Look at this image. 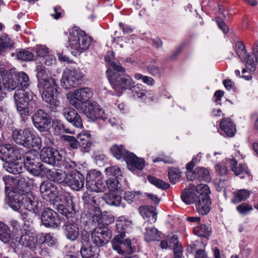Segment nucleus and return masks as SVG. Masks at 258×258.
Here are the masks:
<instances>
[{
    "mask_svg": "<svg viewBox=\"0 0 258 258\" xmlns=\"http://www.w3.org/2000/svg\"><path fill=\"white\" fill-rule=\"evenodd\" d=\"M58 204H55L56 209L60 214L68 219L62 226L63 233L66 237L72 241L75 240L79 236V229L75 219V203L72 197L67 192L58 197Z\"/></svg>",
    "mask_w": 258,
    "mask_h": 258,
    "instance_id": "f257e3e1",
    "label": "nucleus"
},
{
    "mask_svg": "<svg viewBox=\"0 0 258 258\" xmlns=\"http://www.w3.org/2000/svg\"><path fill=\"white\" fill-rule=\"evenodd\" d=\"M111 70L106 71L107 77L114 90L120 95L126 89H132L134 82L131 76L124 73L125 70L119 62L111 63Z\"/></svg>",
    "mask_w": 258,
    "mask_h": 258,
    "instance_id": "f03ea898",
    "label": "nucleus"
},
{
    "mask_svg": "<svg viewBox=\"0 0 258 258\" xmlns=\"http://www.w3.org/2000/svg\"><path fill=\"white\" fill-rule=\"evenodd\" d=\"M69 46L74 56L80 55L90 46L92 39L85 31L78 27L72 28L69 30Z\"/></svg>",
    "mask_w": 258,
    "mask_h": 258,
    "instance_id": "7ed1b4c3",
    "label": "nucleus"
},
{
    "mask_svg": "<svg viewBox=\"0 0 258 258\" xmlns=\"http://www.w3.org/2000/svg\"><path fill=\"white\" fill-rule=\"evenodd\" d=\"M13 138L15 142L26 148H35L39 149L41 147V139L34 135L28 128L14 130Z\"/></svg>",
    "mask_w": 258,
    "mask_h": 258,
    "instance_id": "20e7f679",
    "label": "nucleus"
},
{
    "mask_svg": "<svg viewBox=\"0 0 258 258\" xmlns=\"http://www.w3.org/2000/svg\"><path fill=\"white\" fill-rule=\"evenodd\" d=\"M18 111L21 115L29 114L28 105H35L36 96L31 91H26L23 89L16 90L13 95Z\"/></svg>",
    "mask_w": 258,
    "mask_h": 258,
    "instance_id": "39448f33",
    "label": "nucleus"
},
{
    "mask_svg": "<svg viewBox=\"0 0 258 258\" xmlns=\"http://www.w3.org/2000/svg\"><path fill=\"white\" fill-rule=\"evenodd\" d=\"M93 95V92L88 87L81 88L75 90L69 94L67 98L70 103L78 110L82 109V104L91 102L90 99Z\"/></svg>",
    "mask_w": 258,
    "mask_h": 258,
    "instance_id": "423d86ee",
    "label": "nucleus"
},
{
    "mask_svg": "<svg viewBox=\"0 0 258 258\" xmlns=\"http://www.w3.org/2000/svg\"><path fill=\"white\" fill-rule=\"evenodd\" d=\"M37 77L38 79V87L40 92L50 91L57 89V85L54 79L49 76L44 67H37Z\"/></svg>",
    "mask_w": 258,
    "mask_h": 258,
    "instance_id": "0eeeda50",
    "label": "nucleus"
},
{
    "mask_svg": "<svg viewBox=\"0 0 258 258\" xmlns=\"http://www.w3.org/2000/svg\"><path fill=\"white\" fill-rule=\"evenodd\" d=\"M83 77V74L79 70L66 69L62 74L61 85L65 89H70L74 87Z\"/></svg>",
    "mask_w": 258,
    "mask_h": 258,
    "instance_id": "6e6552de",
    "label": "nucleus"
},
{
    "mask_svg": "<svg viewBox=\"0 0 258 258\" xmlns=\"http://www.w3.org/2000/svg\"><path fill=\"white\" fill-rule=\"evenodd\" d=\"M111 237V231L106 226L96 227L91 233L92 241L98 246H101L107 243Z\"/></svg>",
    "mask_w": 258,
    "mask_h": 258,
    "instance_id": "1a4fd4ad",
    "label": "nucleus"
},
{
    "mask_svg": "<svg viewBox=\"0 0 258 258\" xmlns=\"http://www.w3.org/2000/svg\"><path fill=\"white\" fill-rule=\"evenodd\" d=\"M32 120L35 126L40 132H47L50 127V121L48 115L41 109L34 114Z\"/></svg>",
    "mask_w": 258,
    "mask_h": 258,
    "instance_id": "9d476101",
    "label": "nucleus"
},
{
    "mask_svg": "<svg viewBox=\"0 0 258 258\" xmlns=\"http://www.w3.org/2000/svg\"><path fill=\"white\" fill-rule=\"evenodd\" d=\"M120 236H116L112 241V246L113 249L119 254H131L134 251L132 246L131 240L128 239L122 240Z\"/></svg>",
    "mask_w": 258,
    "mask_h": 258,
    "instance_id": "9b49d317",
    "label": "nucleus"
},
{
    "mask_svg": "<svg viewBox=\"0 0 258 258\" xmlns=\"http://www.w3.org/2000/svg\"><path fill=\"white\" fill-rule=\"evenodd\" d=\"M0 75L2 79H0V89L4 94L5 90H13L18 85L17 80L13 78V75L3 68L0 69Z\"/></svg>",
    "mask_w": 258,
    "mask_h": 258,
    "instance_id": "f8f14e48",
    "label": "nucleus"
},
{
    "mask_svg": "<svg viewBox=\"0 0 258 258\" xmlns=\"http://www.w3.org/2000/svg\"><path fill=\"white\" fill-rule=\"evenodd\" d=\"M85 108L82 107L83 112L88 117L91 118H100L105 119L106 118V114L105 112L100 107V106L96 102H90L87 104Z\"/></svg>",
    "mask_w": 258,
    "mask_h": 258,
    "instance_id": "ddd939ff",
    "label": "nucleus"
},
{
    "mask_svg": "<svg viewBox=\"0 0 258 258\" xmlns=\"http://www.w3.org/2000/svg\"><path fill=\"white\" fill-rule=\"evenodd\" d=\"M41 219L43 224L47 227H57L60 223L57 214L49 208L42 212Z\"/></svg>",
    "mask_w": 258,
    "mask_h": 258,
    "instance_id": "4468645a",
    "label": "nucleus"
},
{
    "mask_svg": "<svg viewBox=\"0 0 258 258\" xmlns=\"http://www.w3.org/2000/svg\"><path fill=\"white\" fill-rule=\"evenodd\" d=\"M40 156L43 162L50 165H54L56 162L61 159L59 153L57 150L49 147L42 148Z\"/></svg>",
    "mask_w": 258,
    "mask_h": 258,
    "instance_id": "2eb2a0df",
    "label": "nucleus"
},
{
    "mask_svg": "<svg viewBox=\"0 0 258 258\" xmlns=\"http://www.w3.org/2000/svg\"><path fill=\"white\" fill-rule=\"evenodd\" d=\"M19 243L31 250L34 249L37 245V237L34 230L24 229L20 238Z\"/></svg>",
    "mask_w": 258,
    "mask_h": 258,
    "instance_id": "dca6fc26",
    "label": "nucleus"
},
{
    "mask_svg": "<svg viewBox=\"0 0 258 258\" xmlns=\"http://www.w3.org/2000/svg\"><path fill=\"white\" fill-rule=\"evenodd\" d=\"M23 164L25 168L33 175L43 176L46 168L43 164H36L34 159H31L30 156L28 155L26 156Z\"/></svg>",
    "mask_w": 258,
    "mask_h": 258,
    "instance_id": "f3484780",
    "label": "nucleus"
},
{
    "mask_svg": "<svg viewBox=\"0 0 258 258\" xmlns=\"http://www.w3.org/2000/svg\"><path fill=\"white\" fill-rule=\"evenodd\" d=\"M85 183V178L83 174L78 172H72L68 174L67 183L72 189L76 191L81 190Z\"/></svg>",
    "mask_w": 258,
    "mask_h": 258,
    "instance_id": "a211bd4d",
    "label": "nucleus"
},
{
    "mask_svg": "<svg viewBox=\"0 0 258 258\" xmlns=\"http://www.w3.org/2000/svg\"><path fill=\"white\" fill-rule=\"evenodd\" d=\"M22 205L24 209L35 213L38 205L37 199L31 192L22 191Z\"/></svg>",
    "mask_w": 258,
    "mask_h": 258,
    "instance_id": "6ab92c4d",
    "label": "nucleus"
},
{
    "mask_svg": "<svg viewBox=\"0 0 258 258\" xmlns=\"http://www.w3.org/2000/svg\"><path fill=\"white\" fill-rule=\"evenodd\" d=\"M186 176L189 180H198L205 182L211 180L209 171L205 167H197L195 169V172H187Z\"/></svg>",
    "mask_w": 258,
    "mask_h": 258,
    "instance_id": "aec40b11",
    "label": "nucleus"
},
{
    "mask_svg": "<svg viewBox=\"0 0 258 258\" xmlns=\"http://www.w3.org/2000/svg\"><path fill=\"white\" fill-rule=\"evenodd\" d=\"M41 92L42 100L49 104L52 110L55 111V109L60 105V102L58 100L57 97V89L52 90V92H50V91H44Z\"/></svg>",
    "mask_w": 258,
    "mask_h": 258,
    "instance_id": "412c9836",
    "label": "nucleus"
},
{
    "mask_svg": "<svg viewBox=\"0 0 258 258\" xmlns=\"http://www.w3.org/2000/svg\"><path fill=\"white\" fill-rule=\"evenodd\" d=\"M50 180L57 182L59 183L66 184L68 174L64 172L58 171L55 169H48L47 167L45 170L44 175Z\"/></svg>",
    "mask_w": 258,
    "mask_h": 258,
    "instance_id": "4be33fe9",
    "label": "nucleus"
},
{
    "mask_svg": "<svg viewBox=\"0 0 258 258\" xmlns=\"http://www.w3.org/2000/svg\"><path fill=\"white\" fill-rule=\"evenodd\" d=\"M211 201L210 197L204 196L195 201L197 211L202 215H207L211 210Z\"/></svg>",
    "mask_w": 258,
    "mask_h": 258,
    "instance_id": "5701e85b",
    "label": "nucleus"
},
{
    "mask_svg": "<svg viewBox=\"0 0 258 258\" xmlns=\"http://www.w3.org/2000/svg\"><path fill=\"white\" fill-rule=\"evenodd\" d=\"M40 191L44 199L50 200L56 195V187L50 181H45L40 185Z\"/></svg>",
    "mask_w": 258,
    "mask_h": 258,
    "instance_id": "b1692460",
    "label": "nucleus"
},
{
    "mask_svg": "<svg viewBox=\"0 0 258 258\" xmlns=\"http://www.w3.org/2000/svg\"><path fill=\"white\" fill-rule=\"evenodd\" d=\"M132 222L124 216L119 217L116 220V226L118 234L121 238L125 236V233L128 232L132 228Z\"/></svg>",
    "mask_w": 258,
    "mask_h": 258,
    "instance_id": "393cba45",
    "label": "nucleus"
},
{
    "mask_svg": "<svg viewBox=\"0 0 258 258\" xmlns=\"http://www.w3.org/2000/svg\"><path fill=\"white\" fill-rule=\"evenodd\" d=\"M129 168L142 170L145 165L144 159L138 157L133 153H130L125 161Z\"/></svg>",
    "mask_w": 258,
    "mask_h": 258,
    "instance_id": "a878e982",
    "label": "nucleus"
},
{
    "mask_svg": "<svg viewBox=\"0 0 258 258\" xmlns=\"http://www.w3.org/2000/svg\"><path fill=\"white\" fill-rule=\"evenodd\" d=\"M63 115L69 122L72 123L76 127H83L82 119L75 109H66L63 113Z\"/></svg>",
    "mask_w": 258,
    "mask_h": 258,
    "instance_id": "bb28decb",
    "label": "nucleus"
},
{
    "mask_svg": "<svg viewBox=\"0 0 258 258\" xmlns=\"http://www.w3.org/2000/svg\"><path fill=\"white\" fill-rule=\"evenodd\" d=\"M4 168L8 172L12 174H20L24 169V164L19 160H14L6 162L3 164Z\"/></svg>",
    "mask_w": 258,
    "mask_h": 258,
    "instance_id": "cd10ccee",
    "label": "nucleus"
},
{
    "mask_svg": "<svg viewBox=\"0 0 258 258\" xmlns=\"http://www.w3.org/2000/svg\"><path fill=\"white\" fill-rule=\"evenodd\" d=\"M230 162L232 169L236 175H240L241 178H246L248 180L251 179L250 173L245 165L239 164L236 166L237 161L234 159L231 160Z\"/></svg>",
    "mask_w": 258,
    "mask_h": 258,
    "instance_id": "c85d7f7f",
    "label": "nucleus"
},
{
    "mask_svg": "<svg viewBox=\"0 0 258 258\" xmlns=\"http://www.w3.org/2000/svg\"><path fill=\"white\" fill-rule=\"evenodd\" d=\"M102 199L109 205L116 207L121 205L123 208L125 207L124 204H121V197L118 192L109 191L103 196Z\"/></svg>",
    "mask_w": 258,
    "mask_h": 258,
    "instance_id": "c756f323",
    "label": "nucleus"
},
{
    "mask_svg": "<svg viewBox=\"0 0 258 258\" xmlns=\"http://www.w3.org/2000/svg\"><path fill=\"white\" fill-rule=\"evenodd\" d=\"M111 155L117 160L123 159L125 161L131 153L125 148L123 145L114 144L110 148Z\"/></svg>",
    "mask_w": 258,
    "mask_h": 258,
    "instance_id": "7c9ffc66",
    "label": "nucleus"
},
{
    "mask_svg": "<svg viewBox=\"0 0 258 258\" xmlns=\"http://www.w3.org/2000/svg\"><path fill=\"white\" fill-rule=\"evenodd\" d=\"M196 186L191 185L190 188L185 189L181 195L182 201L186 204L195 203L198 199V195L195 192Z\"/></svg>",
    "mask_w": 258,
    "mask_h": 258,
    "instance_id": "2f4dec72",
    "label": "nucleus"
},
{
    "mask_svg": "<svg viewBox=\"0 0 258 258\" xmlns=\"http://www.w3.org/2000/svg\"><path fill=\"white\" fill-rule=\"evenodd\" d=\"M220 127L227 136L231 137L236 133V127L234 123L230 118L223 119L220 123Z\"/></svg>",
    "mask_w": 258,
    "mask_h": 258,
    "instance_id": "473e14b6",
    "label": "nucleus"
},
{
    "mask_svg": "<svg viewBox=\"0 0 258 258\" xmlns=\"http://www.w3.org/2000/svg\"><path fill=\"white\" fill-rule=\"evenodd\" d=\"M140 214L143 218H149L150 223H155L157 219V214L155 209L152 206H142L139 209Z\"/></svg>",
    "mask_w": 258,
    "mask_h": 258,
    "instance_id": "72a5a7b5",
    "label": "nucleus"
},
{
    "mask_svg": "<svg viewBox=\"0 0 258 258\" xmlns=\"http://www.w3.org/2000/svg\"><path fill=\"white\" fill-rule=\"evenodd\" d=\"M169 248L173 249L174 256L173 258H180L182 255V249L181 244L179 243L178 237L176 235H173L167 239Z\"/></svg>",
    "mask_w": 258,
    "mask_h": 258,
    "instance_id": "f704fd0d",
    "label": "nucleus"
},
{
    "mask_svg": "<svg viewBox=\"0 0 258 258\" xmlns=\"http://www.w3.org/2000/svg\"><path fill=\"white\" fill-rule=\"evenodd\" d=\"M79 144L80 147L83 148L85 151H88V149L92 145V138L91 134L88 131H83L78 136Z\"/></svg>",
    "mask_w": 258,
    "mask_h": 258,
    "instance_id": "c9c22d12",
    "label": "nucleus"
},
{
    "mask_svg": "<svg viewBox=\"0 0 258 258\" xmlns=\"http://www.w3.org/2000/svg\"><path fill=\"white\" fill-rule=\"evenodd\" d=\"M99 249L96 246L86 247L83 246L80 253L83 258H98Z\"/></svg>",
    "mask_w": 258,
    "mask_h": 258,
    "instance_id": "e433bc0d",
    "label": "nucleus"
},
{
    "mask_svg": "<svg viewBox=\"0 0 258 258\" xmlns=\"http://www.w3.org/2000/svg\"><path fill=\"white\" fill-rule=\"evenodd\" d=\"M20 197H22V193L16 194L13 192L8 198V204L15 211H18L23 207V205H22V199Z\"/></svg>",
    "mask_w": 258,
    "mask_h": 258,
    "instance_id": "4c0bfd02",
    "label": "nucleus"
},
{
    "mask_svg": "<svg viewBox=\"0 0 258 258\" xmlns=\"http://www.w3.org/2000/svg\"><path fill=\"white\" fill-rule=\"evenodd\" d=\"M12 238L10 228L0 221V240L4 243L9 242Z\"/></svg>",
    "mask_w": 258,
    "mask_h": 258,
    "instance_id": "58836bf2",
    "label": "nucleus"
},
{
    "mask_svg": "<svg viewBox=\"0 0 258 258\" xmlns=\"http://www.w3.org/2000/svg\"><path fill=\"white\" fill-rule=\"evenodd\" d=\"M103 180L101 173L95 169L91 170L88 171L86 177V183H89L91 186H93V182Z\"/></svg>",
    "mask_w": 258,
    "mask_h": 258,
    "instance_id": "ea45409f",
    "label": "nucleus"
},
{
    "mask_svg": "<svg viewBox=\"0 0 258 258\" xmlns=\"http://www.w3.org/2000/svg\"><path fill=\"white\" fill-rule=\"evenodd\" d=\"M250 195V191L247 189H239L234 194V198L232 200L233 203L238 204L242 201L246 200Z\"/></svg>",
    "mask_w": 258,
    "mask_h": 258,
    "instance_id": "a19ab883",
    "label": "nucleus"
},
{
    "mask_svg": "<svg viewBox=\"0 0 258 258\" xmlns=\"http://www.w3.org/2000/svg\"><path fill=\"white\" fill-rule=\"evenodd\" d=\"M14 42L8 36L3 35L0 37V54L11 48L14 45Z\"/></svg>",
    "mask_w": 258,
    "mask_h": 258,
    "instance_id": "79ce46f5",
    "label": "nucleus"
},
{
    "mask_svg": "<svg viewBox=\"0 0 258 258\" xmlns=\"http://www.w3.org/2000/svg\"><path fill=\"white\" fill-rule=\"evenodd\" d=\"M146 240L148 241L157 240L159 238L157 230L153 227H146L145 232Z\"/></svg>",
    "mask_w": 258,
    "mask_h": 258,
    "instance_id": "37998d69",
    "label": "nucleus"
},
{
    "mask_svg": "<svg viewBox=\"0 0 258 258\" xmlns=\"http://www.w3.org/2000/svg\"><path fill=\"white\" fill-rule=\"evenodd\" d=\"M244 62L247 69L250 71H253L255 70L256 63H258V60L256 59L255 55L248 54L244 57Z\"/></svg>",
    "mask_w": 258,
    "mask_h": 258,
    "instance_id": "c03bdc74",
    "label": "nucleus"
},
{
    "mask_svg": "<svg viewBox=\"0 0 258 258\" xmlns=\"http://www.w3.org/2000/svg\"><path fill=\"white\" fill-rule=\"evenodd\" d=\"M142 196L140 191H127L124 193V199L129 204L139 200Z\"/></svg>",
    "mask_w": 258,
    "mask_h": 258,
    "instance_id": "a18cd8bd",
    "label": "nucleus"
},
{
    "mask_svg": "<svg viewBox=\"0 0 258 258\" xmlns=\"http://www.w3.org/2000/svg\"><path fill=\"white\" fill-rule=\"evenodd\" d=\"M211 229L205 225L200 224L194 228V233L200 237H207L210 235Z\"/></svg>",
    "mask_w": 258,
    "mask_h": 258,
    "instance_id": "49530a36",
    "label": "nucleus"
},
{
    "mask_svg": "<svg viewBox=\"0 0 258 258\" xmlns=\"http://www.w3.org/2000/svg\"><path fill=\"white\" fill-rule=\"evenodd\" d=\"M93 185L94 186H91L90 185H89V183H86L87 188L91 191L103 192L106 189L105 184L103 180L94 181Z\"/></svg>",
    "mask_w": 258,
    "mask_h": 258,
    "instance_id": "de8ad7c7",
    "label": "nucleus"
},
{
    "mask_svg": "<svg viewBox=\"0 0 258 258\" xmlns=\"http://www.w3.org/2000/svg\"><path fill=\"white\" fill-rule=\"evenodd\" d=\"M105 173L109 176L114 177V179H119L122 177V172L119 167L112 166L107 167L105 170Z\"/></svg>",
    "mask_w": 258,
    "mask_h": 258,
    "instance_id": "09e8293b",
    "label": "nucleus"
},
{
    "mask_svg": "<svg viewBox=\"0 0 258 258\" xmlns=\"http://www.w3.org/2000/svg\"><path fill=\"white\" fill-rule=\"evenodd\" d=\"M53 128L54 130V133L56 135H59L64 133L71 134H74V131H72L68 128H66L60 121H56L53 122Z\"/></svg>",
    "mask_w": 258,
    "mask_h": 258,
    "instance_id": "8fccbe9b",
    "label": "nucleus"
},
{
    "mask_svg": "<svg viewBox=\"0 0 258 258\" xmlns=\"http://www.w3.org/2000/svg\"><path fill=\"white\" fill-rule=\"evenodd\" d=\"M156 62L155 60H152L151 64L147 67V70L152 76L159 77L162 73V69L158 67Z\"/></svg>",
    "mask_w": 258,
    "mask_h": 258,
    "instance_id": "3c124183",
    "label": "nucleus"
},
{
    "mask_svg": "<svg viewBox=\"0 0 258 258\" xmlns=\"http://www.w3.org/2000/svg\"><path fill=\"white\" fill-rule=\"evenodd\" d=\"M195 192L198 195V198L204 197L205 196L208 197H209L210 190L208 185L205 184H200L197 186H196Z\"/></svg>",
    "mask_w": 258,
    "mask_h": 258,
    "instance_id": "603ef678",
    "label": "nucleus"
},
{
    "mask_svg": "<svg viewBox=\"0 0 258 258\" xmlns=\"http://www.w3.org/2000/svg\"><path fill=\"white\" fill-rule=\"evenodd\" d=\"M148 179L151 183L158 188L166 189L169 187V185L168 183L154 176L149 175L148 176Z\"/></svg>",
    "mask_w": 258,
    "mask_h": 258,
    "instance_id": "864d4df0",
    "label": "nucleus"
},
{
    "mask_svg": "<svg viewBox=\"0 0 258 258\" xmlns=\"http://www.w3.org/2000/svg\"><path fill=\"white\" fill-rule=\"evenodd\" d=\"M235 51L238 57L241 59V61H242V60L246 53L245 46L243 42L238 41L235 43Z\"/></svg>",
    "mask_w": 258,
    "mask_h": 258,
    "instance_id": "5fc2aeb1",
    "label": "nucleus"
},
{
    "mask_svg": "<svg viewBox=\"0 0 258 258\" xmlns=\"http://www.w3.org/2000/svg\"><path fill=\"white\" fill-rule=\"evenodd\" d=\"M10 155L9 159L10 160H19L21 158L22 154V150H20L15 146L11 145Z\"/></svg>",
    "mask_w": 258,
    "mask_h": 258,
    "instance_id": "6e6d98bb",
    "label": "nucleus"
},
{
    "mask_svg": "<svg viewBox=\"0 0 258 258\" xmlns=\"http://www.w3.org/2000/svg\"><path fill=\"white\" fill-rule=\"evenodd\" d=\"M17 57L24 61H31L33 60L34 55L31 52L22 49L17 53Z\"/></svg>",
    "mask_w": 258,
    "mask_h": 258,
    "instance_id": "4d7b16f0",
    "label": "nucleus"
},
{
    "mask_svg": "<svg viewBox=\"0 0 258 258\" xmlns=\"http://www.w3.org/2000/svg\"><path fill=\"white\" fill-rule=\"evenodd\" d=\"M18 79L19 81L20 84V86L21 87V89L27 88L29 86V78L25 73L23 72H21L18 74Z\"/></svg>",
    "mask_w": 258,
    "mask_h": 258,
    "instance_id": "13d9d810",
    "label": "nucleus"
},
{
    "mask_svg": "<svg viewBox=\"0 0 258 258\" xmlns=\"http://www.w3.org/2000/svg\"><path fill=\"white\" fill-rule=\"evenodd\" d=\"M168 176L170 181L174 184L180 177V171L176 168H170L169 169Z\"/></svg>",
    "mask_w": 258,
    "mask_h": 258,
    "instance_id": "bf43d9fd",
    "label": "nucleus"
},
{
    "mask_svg": "<svg viewBox=\"0 0 258 258\" xmlns=\"http://www.w3.org/2000/svg\"><path fill=\"white\" fill-rule=\"evenodd\" d=\"M11 145L0 146V159L3 161L9 159Z\"/></svg>",
    "mask_w": 258,
    "mask_h": 258,
    "instance_id": "052dcab7",
    "label": "nucleus"
},
{
    "mask_svg": "<svg viewBox=\"0 0 258 258\" xmlns=\"http://www.w3.org/2000/svg\"><path fill=\"white\" fill-rule=\"evenodd\" d=\"M118 183V179L111 178L106 180L105 185H106L109 191L117 192Z\"/></svg>",
    "mask_w": 258,
    "mask_h": 258,
    "instance_id": "680f3d73",
    "label": "nucleus"
},
{
    "mask_svg": "<svg viewBox=\"0 0 258 258\" xmlns=\"http://www.w3.org/2000/svg\"><path fill=\"white\" fill-rule=\"evenodd\" d=\"M42 237L43 238L42 243H45L48 246H53L56 243V238L50 233H46L43 236H42Z\"/></svg>",
    "mask_w": 258,
    "mask_h": 258,
    "instance_id": "e2e57ef3",
    "label": "nucleus"
},
{
    "mask_svg": "<svg viewBox=\"0 0 258 258\" xmlns=\"http://www.w3.org/2000/svg\"><path fill=\"white\" fill-rule=\"evenodd\" d=\"M62 138L68 143V145L73 149H77L79 145V142L74 137L63 136Z\"/></svg>",
    "mask_w": 258,
    "mask_h": 258,
    "instance_id": "0e129e2a",
    "label": "nucleus"
},
{
    "mask_svg": "<svg viewBox=\"0 0 258 258\" xmlns=\"http://www.w3.org/2000/svg\"><path fill=\"white\" fill-rule=\"evenodd\" d=\"M236 209L241 214L246 215L252 210V207L246 203H242L238 206Z\"/></svg>",
    "mask_w": 258,
    "mask_h": 258,
    "instance_id": "69168bd1",
    "label": "nucleus"
},
{
    "mask_svg": "<svg viewBox=\"0 0 258 258\" xmlns=\"http://www.w3.org/2000/svg\"><path fill=\"white\" fill-rule=\"evenodd\" d=\"M3 180L6 184V188H10L13 187V186L17 182L15 178L10 175H6L4 176Z\"/></svg>",
    "mask_w": 258,
    "mask_h": 258,
    "instance_id": "338daca9",
    "label": "nucleus"
},
{
    "mask_svg": "<svg viewBox=\"0 0 258 258\" xmlns=\"http://www.w3.org/2000/svg\"><path fill=\"white\" fill-rule=\"evenodd\" d=\"M62 10L60 7H54L50 12V16L55 19H58L61 17Z\"/></svg>",
    "mask_w": 258,
    "mask_h": 258,
    "instance_id": "774afa93",
    "label": "nucleus"
}]
</instances>
